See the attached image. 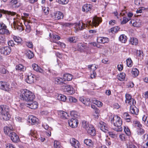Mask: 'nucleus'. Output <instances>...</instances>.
<instances>
[{"label":"nucleus","instance_id":"obj_56","mask_svg":"<svg viewBox=\"0 0 148 148\" xmlns=\"http://www.w3.org/2000/svg\"><path fill=\"white\" fill-rule=\"evenodd\" d=\"M85 24L83 25H82L81 23H79L77 24V28L79 30H82L84 29V27L85 26Z\"/></svg>","mask_w":148,"mask_h":148},{"label":"nucleus","instance_id":"obj_2","mask_svg":"<svg viewBox=\"0 0 148 148\" xmlns=\"http://www.w3.org/2000/svg\"><path fill=\"white\" fill-rule=\"evenodd\" d=\"M21 93L20 95L21 99L28 102L32 101L35 98L34 94L27 89L21 90Z\"/></svg>","mask_w":148,"mask_h":148},{"label":"nucleus","instance_id":"obj_38","mask_svg":"<svg viewBox=\"0 0 148 148\" xmlns=\"http://www.w3.org/2000/svg\"><path fill=\"white\" fill-rule=\"evenodd\" d=\"M125 74L123 73H121L118 76V79L121 81L124 80L125 78Z\"/></svg>","mask_w":148,"mask_h":148},{"label":"nucleus","instance_id":"obj_23","mask_svg":"<svg viewBox=\"0 0 148 148\" xmlns=\"http://www.w3.org/2000/svg\"><path fill=\"white\" fill-rule=\"evenodd\" d=\"M17 20H16V21L17 23H16L15 21H14L13 22L14 25V26H17V25H18V27H17V29H18L19 28V29L20 30H24V29L22 27L23 25H22V23H20L18 21L19 19L17 18Z\"/></svg>","mask_w":148,"mask_h":148},{"label":"nucleus","instance_id":"obj_50","mask_svg":"<svg viewBox=\"0 0 148 148\" xmlns=\"http://www.w3.org/2000/svg\"><path fill=\"white\" fill-rule=\"evenodd\" d=\"M124 131L126 134L128 136H130L131 134V132L130 130L127 127L125 126L124 128Z\"/></svg>","mask_w":148,"mask_h":148},{"label":"nucleus","instance_id":"obj_5","mask_svg":"<svg viewBox=\"0 0 148 148\" xmlns=\"http://www.w3.org/2000/svg\"><path fill=\"white\" fill-rule=\"evenodd\" d=\"M78 121L75 116L69 120L68 123L69 126L72 128H75L77 127L78 124Z\"/></svg>","mask_w":148,"mask_h":148},{"label":"nucleus","instance_id":"obj_55","mask_svg":"<svg viewBox=\"0 0 148 148\" xmlns=\"http://www.w3.org/2000/svg\"><path fill=\"white\" fill-rule=\"evenodd\" d=\"M127 64L128 66L131 67L132 66V61L131 58H128L127 60Z\"/></svg>","mask_w":148,"mask_h":148},{"label":"nucleus","instance_id":"obj_43","mask_svg":"<svg viewBox=\"0 0 148 148\" xmlns=\"http://www.w3.org/2000/svg\"><path fill=\"white\" fill-rule=\"evenodd\" d=\"M5 13L3 12H0V18H1L2 16V14H1L2 13H3V14L7 13L8 14L11 15L12 16H14L16 14V13L14 12L6 11L5 10Z\"/></svg>","mask_w":148,"mask_h":148},{"label":"nucleus","instance_id":"obj_3","mask_svg":"<svg viewBox=\"0 0 148 148\" xmlns=\"http://www.w3.org/2000/svg\"><path fill=\"white\" fill-rule=\"evenodd\" d=\"M7 26L3 23H0V34L1 35H9L10 32L7 28Z\"/></svg>","mask_w":148,"mask_h":148},{"label":"nucleus","instance_id":"obj_9","mask_svg":"<svg viewBox=\"0 0 148 148\" xmlns=\"http://www.w3.org/2000/svg\"><path fill=\"white\" fill-rule=\"evenodd\" d=\"M11 51V49L9 47H2L0 49V53L4 55H9Z\"/></svg>","mask_w":148,"mask_h":148},{"label":"nucleus","instance_id":"obj_29","mask_svg":"<svg viewBox=\"0 0 148 148\" xmlns=\"http://www.w3.org/2000/svg\"><path fill=\"white\" fill-rule=\"evenodd\" d=\"M123 118L126 120L127 122H130V120L131 119V116L127 112L124 113L123 115Z\"/></svg>","mask_w":148,"mask_h":148},{"label":"nucleus","instance_id":"obj_26","mask_svg":"<svg viewBox=\"0 0 148 148\" xmlns=\"http://www.w3.org/2000/svg\"><path fill=\"white\" fill-rule=\"evenodd\" d=\"M12 128L9 127L8 126H5L4 128V133L6 134L9 135L10 134L11 132H12L13 131L12 130Z\"/></svg>","mask_w":148,"mask_h":148},{"label":"nucleus","instance_id":"obj_12","mask_svg":"<svg viewBox=\"0 0 148 148\" xmlns=\"http://www.w3.org/2000/svg\"><path fill=\"white\" fill-rule=\"evenodd\" d=\"M10 134H9V136L10 137L12 141L14 143H16L19 140V138L17 135L13 132H11Z\"/></svg>","mask_w":148,"mask_h":148},{"label":"nucleus","instance_id":"obj_59","mask_svg":"<svg viewBox=\"0 0 148 148\" xmlns=\"http://www.w3.org/2000/svg\"><path fill=\"white\" fill-rule=\"evenodd\" d=\"M125 98L126 100L125 102L126 103H127V101L132 99L130 95L127 94H126L125 95Z\"/></svg>","mask_w":148,"mask_h":148},{"label":"nucleus","instance_id":"obj_46","mask_svg":"<svg viewBox=\"0 0 148 148\" xmlns=\"http://www.w3.org/2000/svg\"><path fill=\"white\" fill-rule=\"evenodd\" d=\"M13 38L15 41L16 42L20 43L22 41V40L21 38L18 36H13Z\"/></svg>","mask_w":148,"mask_h":148},{"label":"nucleus","instance_id":"obj_60","mask_svg":"<svg viewBox=\"0 0 148 148\" xmlns=\"http://www.w3.org/2000/svg\"><path fill=\"white\" fill-rule=\"evenodd\" d=\"M69 100L70 102H71L76 103L77 101L76 99L72 97H69Z\"/></svg>","mask_w":148,"mask_h":148},{"label":"nucleus","instance_id":"obj_16","mask_svg":"<svg viewBox=\"0 0 148 148\" xmlns=\"http://www.w3.org/2000/svg\"><path fill=\"white\" fill-rule=\"evenodd\" d=\"M70 143L72 146L75 148H79L80 145L79 142L74 138L70 139Z\"/></svg>","mask_w":148,"mask_h":148},{"label":"nucleus","instance_id":"obj_19","mask_svg":"<svg viewBox=\"0 0 148 148\" xmlns=\"http://www.w3.org/2000/svg\"><path fill=\"white\" fill-rule=\"evenodd\" d=\"M87 132L92 136H94L95 134V130L93 125H90L89 128L86 130Z\"/></svg>","mask_w":148,"mask_h":148},{"label":"nucleus","instance_id":"obj_13","mask_svg":"<svg viewBox=\"0 0 148 148\" xmlns=\"http://www.w3.org/2000/svg\"><path fill=\"white\" fill-rule=\"evenodd\" d=\"M101 22V18L95 16L93 18L91 23L93 26L96 27L98 26Z\"/></svg>","mask_w":148,"mask_h":148},{"label":"nucleus","instance_id":"obj_22","mask_svg":"<svg viewBox=\"0 0 148 148\" xmlns=\"http://www.w3.org/2000/svg\"><path fill=\"white\" fill-rule=\"evenodd\" d=\"M32 67L33 69L36 71L41 73H44V71L40 67L38 66L37 64H34L32 65Z\"/></svg>","mask_w":148,"mask_h":148},{"label":"nucleus","instance_id":"obj_62","mask_svg":"<svg viewBox=\"0 0 148 148\" xmlns=\"http://www.w3.org/2000/svg\"><path fill=\"white\" fill-rule=\"evenodd\" d=\"M26 46L29 48H32L33 47V45L32 42H26Z\"/></svg>","mask_w":148,"mask_h":148},{"label":"nucleus","instance_id":"obj_21","mask_svg":"<svg viewBox=\"0 0 148 148\" xmlns=\"http://www.w3.org/2000/svg\"><path fill=\"white\" fill-rule=\"evenodd\" d=\"M97 41L99 43H104L108 42L109 41V39L106 37H98L97 38Z\"/></svg>","mask_w":148,"mask_h":148},{"label":"nucleus","instance_id":"obj_40","mask_svg":"<svg viewBox=\"0 0 148 148\" xmlns=\"http://www.w3.org/2000/svg\"><path fill=\"white\" fill-rule=\"evenodd\" d=\"M133 125L135 127H137L139 128L142 127V125L140 124V122L137 121H134L133 122Z\"/></svg>","mask_w":148,"mask_h":148},{"label":"nucleus","instance_id":"obj_53","mask_svg":"<svg viewBox=\"0 0 148 148\" xmlns=\"http://www.w3.org/2000/svg\"><path fill=\"white\" fill-rule=\"evenodd\" d=\"M54 146L55 148H60V142L57 140H55L54 142Z\"/></svg>","mask_w":148,"mask_h":148},{"label":"nucleus","instance_id":"obj_44","mask_svg":"<svg viewBox=\"0 0 148 148\" xmlns=\"http://www.w3.org/2000/svg\"><path fill=\"white\" fill-rule=\"evenodd\" d=\"M129 105H130V106H135L136 104L135 100L133 98L130 99L127 102Z\"/></svg>","mask_w":148,"mask_h":148},{"label":"nucleus","instance_id":"obj_54","mask_svg":"<svg viewBox=\"0 0 148 148\" xmlns=\"http://www.w3.org/2000/svg\"><path fill=\"white\" fill-rule=\"evenodd\" d=\"M53 42L57 43L58 46H60L62 48H64L65 47V45L64 43L60 42H56L54 40H53Z\"/></svg>","mask_w":148,"mask_h":148},{"label":"nucleus","instance_id":"obj_48","mask_svg":"<svg viewBox=\"0 0 148 148\" xmlns=\"http://www.w3.org/2000/svg\"><path fill=\"white\" fill-rule=\"evenodd\" d=\"M42 10L45 14L47 15L49 14V8L48 7H42Z\"/></svg>","mask_w":148,"mask_h":148},{"label":"nucleus","instance_id":"obj_58","mask_svg":"<svg viewBox=\"0 0 148 148\" xmlns=\"http://www.w3.org/2000/svg\"><path fill=\"white\" fill-rule=\"evenodd\" d=\"M88 68L92 72H94L97 69V67L95 65H91L88 66Z\"/></svg>","mask_w":148,"mask_h":148},{"label":"nucleus","instance_id":"obj_25","mask_svg":"<svg viewBox=\"0 0 148 148\" xmlns=\"http://www.w3.org/2000/svg\"><path fill=\"white\" fill-rule=\"evenodd\" d=\"M58 114L60 117L62 118L67 119L68 116L67 113L63 111H60L58 112Z\"/></svg>","mask_w":148,"mask_h":148},{"label":"nucleus","instance_id":"obj_8","mask_svg":"<svg viewBox=\"0 0 148 148\" xmlns=\"http://www.w3.org/2000/svg\"><path fill=\"white\" fill-rule=\"evenodd\" d=\"M26 106L32 109H36L38 106V103L34 101H30L25 104Z\"/></svg>","mask_w":148,"mask_h":148},{"label":"nucleus","instance_id":"obj_1","mask_svg":"<svg viewBox=\"0 0 148 148\" xmlns=\"http://www.w3.org/2000/svg\"><path fill=\"white\" fill-rule=\"evenodd\" d=\"M111 122L114 125L113 127V130L117 132H121L123 130L121 126L122 121L120 117L117 115H114L111 119Z\"/></svg>","mask_w":148,"mask_h":148},{"label":"nucleus","instance_id":"obj_7","mask_svg":"<svg viewBox=\"0 0 148 148\" xmlns=\"http://www.w3.org/2000/svg\"><path fill=\"white\" fill-rule=\"evenodd\" d=\"M52 17L55 20H59L63 18L64 15L62 12L57 11L52 14Z\"/></svg>","mask_w":148,"mask_h":148},{"label":"nucleus","instance_id":"obj_39","mask_svg":"<svg viewBox=\"0 0 148 148\" xmlns=\"http://www.w3.org/2000/svg\"><path fill=\"white\" fill-rule=\"evenodd\" d=\"M141 25V21L137 19L136 20H134L133 22V26L135 27H138Z\"/></svg>","mask_w":148,"mask_h":148},{"label":"nucleus","instance_id":"obj_57","mask_svg":"<svg viewBox=\"0 0 148 148\" xmlns=\"http://www.w3.org/2000/svg\"><path fill=\"white\" fill-rule=\"evenodd\" d=\"M61 25L63 27H69L72 26L73 24L70 23H62Z\"/></svg>","mask_w":148,"mask_h":148},{"label":"nucleus","instance_id":"obj_28","mask_svg":"<svg viewBox=\"0 0 148 148\" xmlns=\"http://www.w3.org/2000/svg\"><path fill=\"white\" fill-rule=\"evenodd\" d=\"M43 127L46 130H48L49 132L47 133V135L48 136H50L51 135V131L52 130L51 128L49 127L47 124H43L42 125Z\"/></svg>","mask_w":148,"mask_h":148},{"label":"nucleus","instance_id":"obj_37","mask_svg":"<svg viewBox=\"0 0 148 148\" xmlns=\"http://www.w3.org/2000/svg\"><path fill=\"white\" fill-rule=\"evenodd\" d=\"M119 40L122 43H125L127 40V37L124 34L121 35L119 37Z\"/></svg>","mask_w":148,"mask_h":148},{"label":"nucleus","instance_id":"obj_47","mask_svg":"<svg viewBox=\"0 0 148 148\" xmlns=\"http://www.w3.org/2000/svg\"><path fill=\"white\" fill-rule=\"evenodd\" d=\"M68 41L71 43H75L76 41V38L75 37H71L68 38Z\"/></svg>","mask_w":148,"mask_h":148},{"label":"nucleus","instance_id":"obj_49","mask_svg":"<svg viewBox=\"0 0 148 148\" xmlns=\"http://www.w3.org/2000/svg\"><path fill=\"white\" fill-rule=\"evenodd\" d=\"M130 18H128L126 17H123V20L121 22V24L122 25L125 24L130 20Z\"/></svg>","mask_w":148,"mask_h":148},{"label":"nucleus","instance_id":"obj_32","mask_svg":"<svg viewBox=\"0 0 148 148\" xmlns=\"http://www.w3.org/2000/svg\"><path fill=\"white\" fill-rule=\"evenodd\" d=\"M57 99L58 100L63 101H65L67 100L66 97L64 95L59 94L57 96Z\"/></svg>","mask_w":148,"mask_h":148},{"label":"nucleus","instance_id":"obj_51","mask_svg":"<svg viewBox=\"0 0 148 148\" xmlns=\"http://www.w3.org/2000/svg\"><path fill=\"white\" fill-rule=\"evenodd\" d=\"M143 140L144 141L147 142L146 143V145L147 147H148V134H144L143 136Z\"/></svg>","mask_w":148,"mask_h":148},{"label":"nucleus","instance_id":"obj_15","mask_svg":"<svg viewBox=\"0 0 148 148\" xmlns=\"http://www.w3.org/2000/svg\"><path fill=\"white\" fill-rule=\"evenodd\" d=\"M28 121V122L31 123L32 125L37 124L38 119L33 115H30L29 117Z\"/></svg>","mask_w":148,"mask_h":148},{"label":"nucleus","instance_id":"obj_41","mask_svg":"<svg viewBox=\"0 0 148 148\" xmlns=\"http://www.w3.org/2000/svg\"><path fill=\"white\" fill-rule=\"evenodd\" d=\"M82 126L83 128L85 129L86 130L87 129L89 128L90 125H92L90 124H89L87 122L85 121H83L82 122Z\"/></svg>","mask_w":148,"mask_h":148},{"label":"nucleus","instance_id":"obj_20","mask_svg":"<svg viewBox=\"0 0 148 148\" xmlns=\"http://www.w3.org/2000/svg\"><path fill=\"white\" fill-rule=\"evenodd\" d=\"M10 4L13 8H18L20 5L18 0H11L10 2Z\"/></svg>","mask_w":148,"mask_h":148},{"label":"nucleus","instance_id":"obj_27","mask_svg":"<svg viewBox=\"0 0 148 148\" xmlns=\"http://www.w3.org/2000/svg\"><path fill=\"white\" fill-rule=\"evenodd\" d=\"M1 116L3 119L5 121L8 120L11 117V116L9 113V112L1 115Z\"/></svg>","mask_w":148,"mask_h":148},{"label":"nucleus","instance_id":"obj_61","mask_svg":"<svg viewBox=\"0 0 148 148\" xmlns=\"http://www.w3.org/2000/svg\"><path fill=\"white\" fill-rule=\"evenodd\" d=\"M119 29V28L118 27L112 28L110 29V32L112 33H116L117 32Z\"/></svg>","mask_w":148,"mask_h":148},{"label":"nucleus","instance_id":"obj_14","mask_svg":"<svg viewBox=\"0 0 148 148\" xmlns=\"http://www.w3.org/2000/svg\"><path fill=\"white\" fill-rule=\"evenodd\" d=\"M79 101L84 104L86 106L90 105V99L88 98H86L83 97H79Z\"/></svg>","mask_w":148,"mask_h":148},{"label":"nucleus","instance_id":"obj_17","mask_svg":"<svg viewBox=\"0 0 148 148\" xmlns=\"http://www.w3.org/2000/svg\"><path fill=\"white\" fill-rule=\"evenodd\" d=\"M9 111V107L6 106H0V114L1 115Z\"/></svg>","mask_w":148,"mask_h":148},{"label":"nucleus","instance_id":"obj_42","mask_svg":"<svg viewBox=\"0 0 148 148\" xmlns=\"http://www.w3.org/2000/svg\"><path fill=\"white\" fill-rule=\"evenodd\" d=\"M141 127H140L137 129V133L138 135H141L145 133V130Z\"/></svg>","mask_w":148,"mask_h":148},{"label":"nucleus","instance_id":"obj_24","mask_svg":"<svg viewBox=\"0 0 148 148\" xmlns=\"http://www.w3.org/2000/svg\"><path fill=\"white\" fill-rule=\"evenodd\" d=\"M91 5L90 4H85L83 6L82 10L83 11L87 12L91 10Z\"/></svg>","mask_w":148,"mask_h":148},{"label":"nucleus","instance_id":"obj_18","mask_svg":"<svg viewBox=\"0 0 148 148\" xmlns=\"http://www.w3.org/2000/svg\"><path fill=\"white\" fill-rule=\"evenodd\" d=\"M130 112L133 114L137 115L139 112V110L135 106L130 107Z\"/></svg>","mask_w":148,"mask_h":148},{"label":"nucleus","instance_id":"obj_11","mask_svg":"<svg viewBox=\"0 0 148 148\" xmlns=\"http://www.w3.org/2000/svg\"><path fill=\"white\" fill-rule=\"evenodd\" d=\"M9 84L4 82H0V88L2 90L8 91L9 89Z\"/></svg>","mask_w":148,"mask_h":148},{"label":"nucleus","instance_id":"obj_34","mask_svg":"<svg viewBox=\"0 0 148 148\" xmlns=\"http://www.w3.org/2000/svg\"><path fill=\"white\" fill-rule=\"evenodd\" d=\"M25 55L29 59H31L34 56V54L30 50H27L26 51Z\"/></svg>","mask_w":148,"mask_h":148},{"label":"nucleus","instance_id":"obj_33","mask_svg":"<svg viewBox=\"0 0 148 148\" xmlns=\"http://www.w3.org/2000/svg\"><path fill=\"white\" fill-rule=\"evenodd\" d=\"M130 42L132 45H136L138 43V40L136 38H132L130 40Z\"/></svg>","mask_w":148,"mask_h":148},{"label":"nucleus","instance_id":"obj_4","mask_svg":"<svg viewBox=\"0 0 148 148\" xmlns=\"http://www.w3.org/2000/svg\"><path fill=\"white\" fill-rule=\"evenodd\" d=\"M62 88L63 90L64 91L67 92L68 94H72L74 92L72 86L65 84H64Z\"/></svg>","mask_w":148,"mask_h":148},{"label":"nucleus","instance_id":"obj_36","mask_svg":"<svg viewBox=\"0 0 148 148\" xmlns=\"http://www.w3.org/2000/svg\"><path fill=\"white\" fill-rule=\"evenodd\" d=\"M84 143L90 147H92L93 146V144L92 141L90 139H86L84 141Z\"/></svg>","mask_w":148,"mask_h":148},{"label":"nucleus","instance_id":"obj_64","mask_svg":"<svg viewBox=\"0 0 148 148\" xmlns=\"http://www.w3.org/2000/svg\"><path fill=\"white\" fill-rule=\"evenodd\" d=\"M8 44L9 46L12 47H14L15 45L14 41L12 40L8 42Z\"/></svg>","mask_w":148,"mask_h":148},{"label":"nucleus","instance_id":"obj_30","mask_svg":"<svg viewBox=\"0 0 148 148\" xmlns=\"http://www.w3.org/2000/svg\"><path fill=\"white\" fill-rule=\"evenodd\" d=\"M73 78V76L72 75L69 74H66L63 75V78L64 80H65L70 81Z\"/></svg>","mask_w":148,"mask_h":148},{"label":"nucleus","instance_id":"obj_35","mask_svg":"<svg viewBox=\"0 0 148 148\" xmlns=\"http://www.w3.org/2000/svg\"><path fill=\"white\" fill-rule=\"evenodd\" d=\"M16 70L19 71H24L25 70L24 66L21 64L17 65L16 67Z\"/></svg>","mask_w":148,"mask_h":148},{"label":"nucleus","instance_id":"obj_52","mask_svg":"<svg viewBox=\"0 0 148 148\" xmlns=\"http://www.w3.org/2000/svg\"><path fill=\"white\" fill-rule=\"evenodd\" d=\"M56 1L61 4H65L68 2V0H56Z\"/></svg>","mask_w":148,"mask_h":148},{"label":"nucleus","instance_id":"obj_6","mask_svg":"<svg viewBox=\"0 0 148 148\" xmlns=\"http://www.w3.org/2000/svg\"><path fill=\"white\" fill-rule=\"evenodd\" d=\"M98 125L100 129L105 132H107L108 130L109 127L108 125L102 121H100L98 123Z\"/></svg>","mask_w":148,"mask_h":148},{"label":"nucleus","instance_id":"obj_31","mask_svg":"<svg viewBox=\"0 0 148 148\" xmlns=\"http://www.w3.org/2000/svg\"><path fill=\"white\" fill-rule=\"evenodd\" d=\"M64 81V79H62L61 78L59 77H56L55 79V83L57 84H62L64 85V84L63 82Z\"/></svg>","mask_w":148,"mask_h":148},{"label":"nucleus","instance_id":"obj_45","mask_svg":"<svg viewBox=\"0 0 148 148\" xmlns=\"http://www.w3.org/2000/svg\"><path fill=\"white\" fill-rule=\"evenodd\" d=\"M132 73L134 76L136 77L138 75L139 71L137 69L134 68L132 69Z\"/></svg>","mask_w":148,"mask_h":148},{"label":"nucleus","instance_id":"obj_10","mask_svg":"<svg viewBox=\"0 0 148 148\" xmlns=\"http://www.w3.org/2000/svg\"><path fill=\"white\" fill-rule=\"evenodd\" d=\"M35 79V75L29 73L28 74L26 78V81L27 83L29 84H32L34 83Z\"/></svg>","mask_w":148,"mask_h":148},{"label":"nucleus","instance_id":"obj_63","mask_svg":"<svg viewBox=\"0 0 148 148\" xmlns=\"http://www.w3.org/2000/svg\"><path fill=\"white\" fill-rule=\"evenodd\" d=\"M108 134L111 136V137L113 138H115L117 137V135L114 133L113 132H108Z\"/></svg>","mask_w":148,"mask_h":148}]
</instances>
